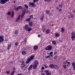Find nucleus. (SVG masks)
Wrapping results in <instances>:
<instances>
[{
	"label": "nucleus",
	"mask_w": 75,
	"mask_h": 75,
	"mask_svg": "<svg viewBox=\"0 0 75 75\" xmlns=\"http://www.w3.org/2000/svg\"><path fill=\"white\" fill-rule=\"evenodd\" d=\"M25 14V12H24L23 13L21 16V17H24V14Z\"/></svg>",
	"instance_id": "e433bc0d"
},
{
	"label": "nucleus",
	"mask_w": 75,
	"mask_h": 75,
	"mask_svg": "<svg viewBox=\"0 0 75 75\" xmlns=\"http://www.w3.org/2000/svg\"><path fill=\"white\" fill-rule=\"evenodd\" d=\"M29 5L28 6L29 7H33L34 8L36 6V5L34 2L31 3L30 2L29 3Z\"/></svg>",
	"instance_id": "f03ea898"
},
{
	"label": "nucleus",
	"mask_w": 75,
	"mask_h": 75,
	"mask_svg": "<svg viewBox=\"0 0 75 75\" xmlns=\"http://www.w3.org/2000/svg\"><path fill=\"white\" fill-rule=\"evenodd\" d=\"M31 28H28V31H30L31 30Z\"/></svg>",
	"instance_id": "473e14b6"
},
{
	"label": "nucleus",
	"mask_w": 75,
	"mask_h": 75,
	"mask_svg": "<svg viewBox=\"0 0 75 75\" xmlns=\"http://www.w3.org/2000/svg\"><path fill=\"white\" fill-rule=\"evenodd\" d=\"M57 55L55 56L54 57V59L55 60H56V59H57Z\"/></svg>",
	"instance_id": "09e8293b"
},
{
	"label": "nucleus",
	"mask_w": 75,
	"mask_h": 75,
	"mask_svg": "<svg viewBox=\"0 0 75 75\" xmlns=\"http://www.w3.org/2000/svg\"><path fill=\"white\" fill-rule=\"evenodd\" d=\"M51 75V73L49 72L46 74V75Z\"/></svg>",
	"instance_id": "4c0bfd02"
},
{
	"label": "nucleus",
	"mask_w": 75,
	"mask_h": 75,
	"mask_svg": "<svg viewBox=\"0 0 75 75\" xmlns=\"http://www.w3.org/2000/svg\"><path fill=\"white\" fill-rule=\"evenodd\" d=\"M75 35V34L74 33H72L71 34V35Z\"/></svg>",
	"instance_id": "bf43d9fd"
},
{
	"label": "nucleus",
	"mask_w": 75,
	"mask_h": 75,
	"mask_svg": "<svg viewBox=\"0 0 75 75\" xmlns=\"http://www.w3.org/2000/svg\"><path fill=\"white\" fill-rule=\"evenodd\" d=\"M33 22H30L29 23V27H31L33 26Z\"/></svg>",
	"instance_id": "1a4fd4ad"
},
{
	"label": "nucleus",
	"mask_w": 75,
	"mask_h": 75,
	"mask_svg": "<svg viewBox=\"0 0 75 75\" xmlns=\"http://www.w3.org/2000/svg\"><path fill=\"white\" fill-rule=\"evenodd\" d=\"M46 34H49L50 33V30L49 29H47L46 31Z\"/></svg>",
	"instance_id": "4468645a"
},
{
	"label": "nucleus",
	"mask_w": 75,
	"mask_h": 75,
	"mask_svg": "<svg viewBox=\"0 0 75 75\" xmlns=\"http://www.w3.org/2000/svg\"><path fill=\"white\" fill-rule=\"evenodd\" d=\"M41 69H42V70L44 69V67H42L41 68Z\"/></svg>",
	"instance_id": "13d9d810"
},
{
	"label": "nucleus",
	"mask_w": 75,
	"mask_h": 75,
	"mask_svg": "<svg viewBox=\"0 0 75 75\" xmlns=\"http://www.w3.org/2000/svg\"><path fill=\"white\" fill-rule=\"evenodd\" d=\"M41 75H45V74H44V73H43L41 74Z\"/></svg>",
	"instance_id": "e2e57ef3"
},
{
	"label": "nucleus",
	"mask_w": 75,
	"mask_h": 75,
	"mask_svg": "<svg viewBox=\"0 0 75 75\" xmlns=\"http://www.w3.org/2000/svg\"><path fill=\"white\" fill-rule=\"evenodd\" d=\"M39 64V63L37 60H35L34 61V65L38 66Z\"/></svg>",
	"instance_id": "39448f33"
},
{
	"label": "nucleus",
	"mask_w": 75,
	"mask_h": 75,
	"mask_svg": "<svg viewBox=\"0 0 75 75\" xmlns=\"http://www.w3.org/2000/svg\"><path fill=\"white\" fill-rule=\"evenodd\" d=\"M73 13H75V10H74V11H73Z\"/></svg>",
	"instance_id": "774afa93"
},
{
	"label": "nucleus",
	"mask_w": 75,
	"mask_h": 75,
	"mask_svg": "<svg viewBox=\"0 0 75 75\" xmlns=\"http://www.w3.org/2000/svg\"><path fill=\"white\" fill-rule=\"evenodd\" d=\"M31 20V18H29L25 20V21H27L28 22H30V20Z\"/></svg>",
	"instance_id": "f3484780"
},
{
	"label": "nucleus",
	"mask_w": 75,
	"mask_h": 75,
	"mask_svg": "<svg viewBox=\"0 0 75 75\" xmlns=\"http://www.w3.org/2000/svg\"><path fill=\"white\" fill-rule=\"evenodd\" d=\"M46 13L47 14H50V11L49 10H47L46 11Z\"/></svg>",
	"instance_id": "393cba45"
},
{
	"label": "nucleus",
	"mask_w": 75,
	"mask_h": 75,
	"mask_svg": "<svg viewBox=\"0 0 75 75\" xmlns=\"http://www.w3.org/2000/svg\"><path fill=\"white\" fill-rule=\"evenodd\" d=\"M8 1H9V0H0V2L1 4H5L6 2Z\"/></svg>",
	"instance_id": "7ed1b4c3"
},
{
	"label": "nucleus",
	"mask_w": 75,
	"mask_h": 75,
	"mask_svg": "<svg viewBox=\"0 0 75 75\" xmlns=\"http://www.w3.org/2000/svg\"><path fill=\"white\" fill-rule=\"evenodd\" d=\"M61 33H63L65 31V29H64V28L63 27H62L61 28Z\"/></svg>",
	"instance_id": "6e6552de"
},
{
	"label": "nucleus",
	"mask_w": 75,
	"mask_h": 75,
	"mask_svg": "<svg viewBox=\"0 0 75 75\" xmlns=\"http://www.w3.org/2000/svg\"><path fill=\"white\" fill-rule=\"evenodd\" d=\"M40 20L41 22H42V21H43V20H44V17H42L40 18Z\"/></svg>",
	"instance_id": "4be33fe9"
},
{
	"label": "nucleus",
	"mask_w": 75,
	"mask_h": 75,
	"mask_svg": "<svg viewBox=\"0 0 75 75\" xmlns=\"http://www.w3.org/2000/svg\"><path fill=\"white\" fill-rule=\"evenodd\" d=\"M45 67L46 68H48V66H47L45 65Z\"/></svg>",
	"instance_id": "603ef678"
},
{
	"label": "nucleus",
	"mask_w": 75,
	"mask_h": 75,
	"mask_svg": "<svg viewBox=\"0 0 75 75\" xmlns=\"http://www.w3.org/2000/svg\"><path fill=\"white\" fill-rule=\"evenodd\" d=\"M42 30H43V31L44 32V31H45V28H43V29H42Z\"/></svg>",
	"instance_id": "5fc2aeb1"
},
{
	"label": "nucleus",
	"mask_w": 75,
	"mask_h": 75,
	"mask_svg": "<svg viewBox=\"0 0 75 75\" xmlns=\"http://www.w3.org/2000/svg\"><path fill=\"white\" fill-rule=\"evenodd\" d=\"M33 2L35 3V2H38V1H39V0H33Z\"/></svg>",
	"instance_id": "c756f323"
},
{
	"label": "nucleus",
	"mask_w": 75,
	"mask_h": 75,
	"mask_svg": "<svg viewBox=\"0 0 75 75\" xmlns=\"http://www.w3.org/2000/svg\"><path fill=\"white\" fill-rule=\"evenodd\" d=\"M10 72V71H6V73L7 74H9Z\"/></svg>",
	"instance_id": "72a5a7b5"
},
{
	"label": "nucleus",
	"mask_w": 75,
	"mask_h": 75,
	"mask_svg": "<svg viewBox=\"0 0 75 75\" xmlns=\"http://www.w3.org/2000/svg\"><path fill=\"white\" fill-rule=\"evenodd\" d=\"M24 68V67L23 68H22V69H23V70H25L26 69H27L28 67L27 66H26L25 68Z\"/></svg>",
	"instance_id": "b1692460"
},
{
	"label": "nucleus",
	"mask_w": 75,
	"mask_h": 75,
	"mask_svg": "<svg viewBox=\"0 0 75 75\" xmlns=\"http://www.w3.org/2000/svg\"><path fill=\"white\" fill-rule=\"evenodd\" d=\"M34 58V56L33 55H32L29 58H28L27 59V60L25 62L27 64H29L30 62Z\"/></svg>",
	"instance_id": "f257e3e1"
},
{
	"label": "nucleus",
	"mask_w": 75,
	"mask_h": 75,
	"mask_svg": "<svg viewBox=\"0 0 75 75\" xmlns=\"http://www.w3.org/2000/svg\"><path fill=\"white\" fill-rule=\"evenodd\" d=\"M50 56H46L45 57L46 58H47V59H48V58H50Z\"/></svg>",
	"instance_id": "79ce46f5"
},
{
	"label": "nucleus",
	"mask_w": 75,
	"mask_h": 75,
	"mask_svg": "<svg viewBox=\"0 0 75 75\" xmlns=\"http://www.w3.org/2000/svg\"><path fill=\"white\" fill-rule=\"evenodd\" d=\"M33 68L34 69H36L37 68V66L34 64L33 66Z\"/></svg>",
	"instance_id": "f8f14e48"
},
{
	"label": "nucleus",
	"mask_w": 75,
	"mask_h": 75,
	"mask_svg": "<svg viewBox=\"0 0 75 75\" xmlns=\"http://www.w3.org/2000/svg\"><path fill=\"white\" fill-rule=\"evenodd\" d=\"M52 43L53 44H54V45H55L56 44V42L55 41H52Z\"/></svg>",
	"instance_id": "a19ab883"
},
{
	"label": "nucleus",
	"mask_w": 75,
	"mask_h": 75,
	"mask_svg": "<svg viewBox=\"0 0 75 75\" xmlns=\"http://www.w3.org/2000/svg\"><path fill=\"white\" fill-rule=\"evenodd\" d=\"M21 65L22 67H21V68H23L25 66V64H24V61H22Z\"/></svg>",
	"instance_id": "423d86ee"
},
{
	"label": "nucleus",
	"mask_w": 75,
	"mask_h": 75,
	"mask_svg": "<svg viewBox=\"0 0 75 75\" xmlns=\"http://www.w3.org/2000/svg\"><path fill=\"white\" fill-rule=\"evenodd\" d=\"M15 72V71H13L11 74V75H13V74H14V72Z\"/></svg>",
	"instance_id": "a18cd8bd"
},
{
	"label": "nucleus",
	"mask_w": 75,
	"mask_h": 75,
	"mask_svg": "<svg viewBox=\"0 0 75 75\" xmlns=\"http://www.w3.org/2000/svg\"><path fill=\"white\" fill-rule=\"evenodd\" d=\"M54 65V69H58L59 68V67H58V66L57 65Z\"/></svg>",
	"instance_id": "9b49d317"
},
{
	"label": "nucleus",
	"mask_w": 75,
	"mask_h": 75,
	"mask_svg": "<svg viewBox=\"0 0 75 75\" xmlns=\"http://www.w3.org/2000/svg\"><path fill=\"white\" fill-rule=\"evenodd\" d=\"M56 9H57V10H58V8L57 7H56Z\"/></svg>",
	"instance_id": "338daca9"
},
{
	"label": "nucleus",
	"mask_w": 75,
	"mask_h": 75,
	"mask_svg": "<svg viewBox=\"0 0 75 75\" xmlns=\"http://www.w3.org/2000/svg\"><path fill=\"white\" fill-rule=\"evenodd\" d=\"M32 67H33V65L31 64L30 66L28 69V70H30L32 68Z\"/></svg>",
	"instance_id": "6ab92c4d"
},
{
	"label": "nucleus",
	"mask_w": 75,
	"mask_h": 75,
	"mask_svg": "<svg viewBox=\"0 0 75 75\" xmlns=\"http://www.w3.org/2000/svg\"><path fill=\"white\" fill-rule=\"evenodd\" d=\"M70 17L71 18H74V15L73 14H71L70 16Z\"/></svg>",
	"instance_id": "58836bf2"
},
{
	"label": "nucleus",
	"mask_w": 75,
	"mask_h": 75,
	"mask_svg": "<svg viewBox=\"0 0 75 75\" xmlns=\"http://www.w3.org/2000/svg\"><path fill=\"white\" fill-rule=\"evenodd\" d=\"M73 68L74 70H75V65L73 67Z\"/></svg>",
	"instance_id": "6e6d98bb"
},
{
	"label": "nucleus",
	"mask_w": 75,
	"mask_h": 75,
	"mask_svg": "<svg viewBox=\"0 0 75 75\" xmlns=\"http://www.w3.org/2000/svg\"><path fill=\"white\" fill-rule=\"evenodd\" d=\"M51 0H48L47 1H48V2H50V1H51Z\"/></svg>",
	"instance_id": "680f3d73"
},
{
	"label": "nucleus",
	"mask_w": 75,
	"mask_h": 75,
	"mask_svg": "<svg viewBox=\"0 0 75 75\" xmlns=\"http://www.w3.org/2000/svg\"><path fill=\"white\" fill-rule=\"evenodd\" d=\"M28 25H26L25 26V29L27 30L28 29Z\"/></svg>",
	"instance_id": "2eb2a0df"
},
{
	"label": "nucleus",
	"mask_w": 75,
	"mask_h": 75,
	"mask_svg": "<svg viewBox=\"0 0 75 75\" xmlns=\"http://www.w3.org/2000/svg\"><path fill=\"white\" fill-rule=\"evenodd\" d=\"M63 67L64 68V69H66L67 67V65H64L63 66Z\"/></svg>",
	"instance_id": "7c9ffc66"
},
{
	"label": "nucleus",
	"mask_w": 75,
	"mask_h": 75,
	"mask_svg": "<svg viewBox=\"0 0 75 75\" xmlns=\"http://www.w3.org/2000/svg\"><path fill=\"white\" fill-rule=\"evenodd\" d=\"M71 38L72 40V41H74V38H75V35H72Z\"/></svg>",
	"instance_id": "dca6fc26"
},
{
	"label": "nucleus",
	"mask_w": 75,
	"mask_h": 75,
	"mask_svg": "<svg viewBox=\"0 0 75 75\" xmlns=\"http://www.w3.org/2000/svg\"><path fill=\"white\" fill-rule=\"evenodd\" d=\"M12 18L14 17V11H12Z\"/></svg>",
	"instance_id": "c9c22d12"
},
{
	"label": "nucleus",
	"mask_w": 75,
	"mask_h": 75,
	"mask_svg": "<svg viewBox=\"0 0 75 75\" xmlns=\"http://www.w3.org/2000/svg\"><path fill=\"white\" fill-rule=\"evenodd\" d=\"M55 36L56 37H59V34L58 33H57L55 34Z\"/></svg>",
	"instance_id": "5701e85b"
},
{
	"label": "nucleus",
	"mask_w": 75,
	"mask_h": 75,
	"mask_svg": "<svg viewBox=\"0 0 75 75\" xmlns=\"http://www.w3.org/2000/svg\"><path fill=\"white\" fill-rule=\"evenodd\" d=\"M52 54H53V52H50V53L49 55H52Z\"/></svg>",
	"instance_id": "8fccbe9b"
},
{
	"label": "nucleus",
	"mask_w": 75,
	"mask_h": 75,
	"mask_svg": "<svg viewBox=\"0 0 75 75\" xmlns=\"http://www.w3.org/2000/svg\"><path fill=\"white\" fill-rule=\"evenodd\" d=\"M7 14L8 15V16L10 15V14H11V12L10 11H8Z\"/></svg>",
	"instance_id": "49530a36"
},
{
	"label": "nucleus",
	"mask_w": 75,
	"mask_h": 75,
	"mask_svg": "<svg viewBox=\"0 0 75 75\" xmlns=\"http://www.w3.org/2000/svg\"><path fill=\"white\" fill-rule=\"evenodd\" d=\"M16 75H23V74H22V73H20V74H19Z\"/></svg>",
	"instance_id": "3c124183"
},
{
	"label": "nucleus",
	"mask_w": 75,
	"mask_h": 75,
	"mask_svg": "<svg viewBox=\"0 0 75 75\" xmlns=\"http://www.w3.org/2000/svg\"><path fill=\"white\" fill-rule=\"evenodd\" d=\"M59 8H62V4H60L59 5Z\"/></svg>",
	"instance_id": "2f4dec72"
},
{
	"label": "nucleus",
	"mask_w": 75,
	"mask_h": 75,
	"mask_svg": "<svg viewBox=\"0 0 75 75\" xmlns=\"http://www.w3.org/2000/svg\"><path fill=\"white\" fill-rule=\"evenodd\" d=\"M45 50H49V51H50L52 50V46H49L45 48Z\"/></svg>",
	"instance_id": "20e7f679"
},
{
	"label": "nucleus",
	"mask_w": 75,
	"mask_h": 75,
	"mask_svg": "<svg viewBox=\"0 0 75 75\" xmlns=\"http://www.w3.org/2000/svg\"><path fill=\"white\" fill-rule=\"evenodd\" d=\"M29 17L31 18H33V15H31Z\"/></svg>",
	"instance_id": "c03bdc74"
},
{
	"label": "nucleus",
	"mask_w": 75,
	"mask_h": 75,
	"mask_svg": "<svg viewBox=\"0 0 75 75\" xmlns=\"http://www.w3.org/2000/svg\"><path fill=\"white\" fill-rule=\"evenodd\" d=\"M72 65L73 67L75 66V63H74V62L72 63Z\"/></svg>",
	"instance_id": "37998d69"
},
{
	"label": "nucleus",
	"mask_w": 75,
	"mask_h": 75,
	"mask_svg": "<svg viewBox=\"0 0 75 75\" xmlns=\"http://www.w3.org/2000/svg\"><path fill=\"white\" fill-rule=\"evenodd\" d=\"M18 33V31L17 30H15L14 31V34H17Z\"/></svg>",
	"instance_id": "aec40b11"
},
{
	"label": "nucleus",
	"mask_w": 75,
	"mask_h": 75,
	"mask_svg": "<svg viewBox=\"0 0 75 75\" xmlns=\"http://www.w3.org/2000/svg\"><path fill=\"white\" fill-rule=\"evenodd\" d=\"M59 12H61V11H62V9H59Z\"/></svg>",
	"instance_id": "864d4df0"
},
{
	"label": "nucleus",
	"mask_w": 75,
	"mask_h": 75,
	"mask_svg": "<svg viewBox=\"0 0 75 75\" xmlns=\"http://www.w3.org/2000/svg\"><path fill=\"white\" fill-rule=\"evenodd\" d=\"M16 67H13V71L14 72H16Z\"/></svg>",
	"instance_id": "f704fd0d"
},
{
	"label": "nucleus",
	"mask_w": 75,
	"mask_h": 75,
	"mask_svg": "<svg viewBox=\"0 0 75 75\" xmlns=\"http://www.w3.org/2000/svg\"><path fill=\"white\" fill-rule=\"evenodd\" d=\"M18 8L19 9H21V10L23 9V7L21 6H19L18 7Z\"/></svg>",
	"instance_id": "a878e982"
},
{
	"label": "nucleus",
	"mask_w": 75,
	"mask_h": 75,
	"mask_svg": "<svg viewBox=\"0 0 75 75\" xmlns=\"http://www.w3.org/2000/svg\"><path fill=\"white\" fill-rule=\"evenodd\" d=\"M57 52H54V55H56V54H57Z\"/></svg>",
	"instance_id": "4d7b16f0"
},
{
	"label": "nucleus",
	"mask_w": 75,
	"mask_h": 75,
	"mask_svg": "<svg viewBox=\"0 0 75 75\" xmlns=\"http://www.w3.org/2000/svg\"><path fill=\"white\" fill-rule=\"evenodd\" d=\"M14 10H15L16 11H18L19 10L18 8V7H16V8H14Z\"/></svg>",
	"instance_id": "cd10ccee"
},
{
	"label": "nucleus",
	"mask_w": 75,
	"mask_h": 75,
	"mask_svg": "<svg viewBox=\"0 0 75 75\" xmlns=\"http://www.w3.org/2000/svg\"><path fill=\"white\" fill-rule=\"evenodd\" d=\"M10 47H11V44H9L8 46L7 49H8V50H9L10 49L9 48Z\"/></svg>",
	"instance_id": "c85d7f7f"
},
{
	"label": "nucleus",
	"mask_w": 75,
	"mask_h": 75,
	"mask_svg": "<svg viewBox=\"0 0 75 75\" xmlns=\"http://www.w3.org/2000/svg\"><path fill=\"white\" fill-rule=\"evenodd\" d=\"M20 16L19 15L17 19L16 20V22H17V21L20 20Z\"/></svg>",
	"instance_id": "a211bd4d"
},
{
	"label": "nucleus",
	"mask_w": 75,
	"mask_h": 75,
	"mask_svg": "<svg viewBox=\"0 0 75 75\" xmlns=\"http://www.w3.org/2000/svg\"><path fill=\"white\" fill-rule=\"evenodd\" d=\"M45 72L47 74V73H48L49 72V70H46L45 71Z\"/></svg>",
	"instance_id": "ea45409f"
},
{
	"label": "nucleus",
	"mask_w": 75,
	"mask_h": 75,
	"mask_svg": "<svg viewBox=\"0 0 75 75\" xmlns=\"http://www.w3.org/2000/svg\"><path fill=\"white\" fill-rule=\"evenodd\" d=\"M67 66L68 67H69V65H68V64H67Z\"/></svg>",
	"instance_id": "69168bd1"
},
{
	"label": "nucleus",
	"mask_w": 75,
	"mask_h": 75,
	"mask_svg": "<svg viewBox=\"0 0 75 75\" xmlns=\"http://www.w3.org/2000/svg\"><path fill=\"white\" fill-rule=\"evenodd\" d=\"M26 53H27V52L25 51H23L22 52V54H23V55H25Z\"/></svg>",
	"instance_id": "ddd939ff"
},
{
	"label": "nucleus",
	"mask_w": 75,
	"mask_h": 75,
	"mask_svg": "<svg viewBox=\"0 0 75 75\" xmlns=\"http://www.w3.org/2000/svg\"><path fill=\"white\" fill-rule=\"evenodd\" d=\"M55 65L53 64H50L49 65V68H54Z\"/></svg>",
	"instance_id": "9d476101"
},
{
	"label": "nucleus",
	"mask_w": 75,
	"mask_h": 75,
	"mask_svg": "<svg viewBox=\"0 0 75 75\" xmlns=\"http://www.w3.org/2000/svg\"><path fill=\"white\" fill-rule=\"evenodd\" d=\"M18 44V42H16L15 44V45H16V46H17Z\"/></svg>",
	"instance_id": "de8ad7c7"
},
{
	"label": "nucleus",
	"mask_w": 75,
	"mask_h": 75,
	"mask_svg": "<svg viewBox=\"0 0 75 75\" xmlns=\"http://www.w3.org/2000/svg\"><path fill=\"white\" fill-rule=\"evenodd\" d=\"M67 64L68 65H69L70 64V63L69 62H67Z\"/></svg>",
	"instance_id": "052dcab7"
},
{
	"label": "nucleus",
	"mask_w": 75,
	"mask_h": 75,
	"mask_svg": "<svg viewBox=\"0 0 75 75\" xmlns=\"http://www.w3.org/2000/svg\"><path fill=\"white\" fill-rule=\"evenodd\" d=\"M48 0H44L45 1H48Z\"/></svg>",
	"instance_id": "0e129e2a"
},
{
	"label": "nucleus",
	"mask_w": 75,
	"mask_h": 75,
	"mask_svg": "<svg viewBox=\"0 0 75 75\" xmlns=\"http://www.w3.org/2000/svg\"><path fill=\"white\" fill-rule=\"evenodd\" d=\"M3 36L0 35V42H3Z\"/></svg>",
	"instance_id": "0eeeda50"
},
{
	"label": "nucleus",
	"mask_w": 75,
	"mask_h": 75,
	"mask_svg": "<svg viewBox=\"0 0 75 75\" xmlns=\"http://www.w3.org/2000/svg\"><path fill=\"white\" fill-rule=\"evenodd\" d=\"M24 6L25 7V8L26 9H28V6L27 5L25 4L24 5Z\"/></svg>",
	"instance_id": "bb28decb"
},
{
	"label": "nucleus",
	"mask_w": 75,
	"mask_h": 75,
	"mask_svg": "<svg viewBox=\"0 0 75 75\" xmlns=\"http://www.w3.org/2000/svg\"><path fill=\"white\" fill-rule=\"evenodd\" d=\"M38 48V46H34L33 47V49L34 50H37Z\"/></svg>",
	"instance_id": "412c9836"
}]
</instances>
